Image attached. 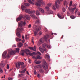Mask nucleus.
Here are the masks:
<instances>
[{
    "label": "nucleus",
    "instance_id": "1",
    "mask_svg": "<svg viewBox=\"0 0 80 80\" xmlns=\"http://www.w3.org/2000/svg\"><path fill=\"white\" fill-rule=\"evenodd\" d=\"M8 53L7 55V52L6 51H4L2 54V57H3L4 58H10V54L12 55H14L15 54V51H13L12 49H9L8 50Z\"/></svg>",
    "mask_w": 80,
    "mask_h": 80
},
{
    "label": "nucleus",
    "instance_id": "2",
    "mask_svg": "<svg viewBox=\"0 0 80 80\" xmlns=\"http://www.w3.org/2000/svg\"><path fill=\"white\" fill-rule=\"evenodd\" d=\"M24 63L23 62L21 63V62H19L16 63V67L17 69H19L20 68V65H21V68H24L25 67V65H24Z\"/></svg>",
    "mask_w": 80,
    "mask_h": 80
},
{
    "label": "nucleus",
    "instance_id": "3",
    "mask_svg": "<svg viewBox=\"0 0 80 80\" xmlns=\"http://www.w3.org/2000/svg\"><path fill=\"white\" fill-rule=\"evenodd\" d=\"M47 44L44 43L42 45V48L41 47H39V50L42 53H43L44 51H45V52H46V51H47V49L45 48V47H47Z\"/></svg>",
    "mask_w": 80,
    "mask_h": 80
},
{
    "label": "nucleus",
    "instance_id": "4",
    "mask_svg": "<svg viewBox=\"0 0 80 80\" xmlns=\"http://www.w3.org/2000/svg\"><path fill=\"white\" fill-rule=\"evenodd\" d=\"M49 37V36L48 35H46L44 36V38H42L41 39L38 41L39 45H41L42 43H43V42H44V40L47 41V39H48V38Z\"/></svg>",
    "mask_w": 80,
    "mask_h": 80
},
{
    "label": "nucleus",
    "instance_id": "5",
    "mask_svg": "<svg viewBox=\"0 0 80 80\" xmlns=\"http://www.w3.org/2000/svg\"><path fill=\"white\" fill-rule=\"evenodd\" d=\"M24 29L22 28H20L19 29L18 28L16 31V35L19 38H21V35H20V33L19 32H21L22 31H23Z\"/></svg>",
    "mask_w": 80,
    "mask_h": 80
},
{
    "label": "nucleus",
    "instance_id": "6",
    "mask_svg": "<svg viewBox=\"0 0 80 80\" xmlns=\"http://www.w3.org/2000/svg\"><path fill=\"white\" fill-rule=\"evenodd\" d=\"M38 1H36V5L38 7H40V4H42V5H44L45 3L43 2V1L42 0H38Z\"/></svg>",
    "mask_w": 80,
    "mask_h": 80
},
{
    "label": "nucleus",
    "instance_id": "7",
    "mask_svg": "<svg viewBox=\"0 0 80 80\" xmlns=\"http://www.w3.org/2000/svg\"><path fill=\"white\" fill-rule=\"evenodd\" d=\"M33 28L34 30L36 31V32H38L41 30V27H38L37 26L35 25H34L33 26Z\"/></svg>",
    "mask_w": 80,
    "mask_h": 80
},
{
    "label": "nucleus",
    "instance_id": "8",
    "mask_svg": "<svg viewBox=\"0 0 80 80\" xmlns=\"http://www.w3.org/2000/svg\"><path fill=\"white\" fill-rule=\"evenodd\" d=\"M42 66L44 70H47V69H48V65H47V63L46 61L45 60L43 61Z\"/></svg>",
    "mask_w": 80,
    "mask_h": 80
},
{
    "label": "nucleus",
    "instance_id": "9",
    "mask_svg": "<svg viewBox=\"0 0 80 80\" xmlns=\"http://www.w3.org/2000/svg\"><path fill=\"white\" fill-rule=\"evenodd\" d=\"M25 12L26 13H29V14L31 13H34L35 12V11H30V9H25Z\"/></svg>",
    "mask_w": 80,
    "mask_h": 80
},
{
    "label": "nucleus",
    "instance_id": "10",
    "mask_svg": "<svg viewBox=\"0 0 80 80\" xmlns=\"http://www.w3.org/2000/svg\"><path fill=\"white\" fill-rule=\"evenodd\" d=\"M26 25V22L24 21H22L20 22V23L18 24L19 27H23V26H25Z\"/></svg>",
    "mask_w": 80,
    "mask_h": 80
},
{
    "label": "nucleus",
    "instance_id": "11",
    "mask_svg": "<svg viewBox=\"0 0 80 80\" xmlns=\"http://www.w3.org/2000/svg\"><path fill=\"white\" fill-rule=\"evenodd\" d=\"M69 3V2H68V1H66V0L64 1V6H66V8H68V5Z\"/></svg>",
    "mask_w": 80,
    "mask_h": 80
},
{
    "label": "nucleus",
    "instance_id": "12",
    "mask_svg": "<svg viewBox=\"0 0 80 80\" xmlns=\"http://www.w3.org/2000/svg\"><path fill=\"white\" fill-rule=\"evenodd\" d=\"M68 9L70 10V11L72 13L74 12V11H75V10L76 9V7H75L73 8H68Z\"/></svg>",
    "mask_w": 80,
    "mask_h": 80
},
{
    "label": "nucleus",
    "instance_id": "13",
    "mask_svg": "<svg viewBox=\"0 0 80 80\" xmlns=\"http://www.w3.org/2000/svg\"><path fill=\"white\" fill-rule=\"evenodd\" d=\"M51 6H52V3L48 4L47 6L46 7V9H47V10L48 11L49 10V7H50Z\"/></svg>",
    "mask_w": 80,
    "mask_h": 80
},
{
    "label": "nucleus",
    "instance_id": "14",
    "mask_svg": "<svg viewBox=\"0 0 80 80\" xmlns=\"http://www.w3.org/2000/svg\"><path fill=\"white\" fill-rule=\"evenodd\" d=\"M38 7L39 6H38L37 7V8H38V9L39 11H40L41 12V13H44V10H43V9L40 8L39 7Z\"/></svg>",
    "mask_w": 80,
    "mask_h": 80
},
{
    "label": "nucleus",
    "instance_id": "15",
    "mask_svg": "<svg viewBox=\"0 0 80 80\" xmlns=\"http://www.w3.org/2000/svg\"><path fill=\"white\" fill-rule=\"evenodd\" d=\"M23 18V15H20L19 17L17 19V21L18 22V21H20L22 18Z\"/></svg>",
    "mask_w": 80,
    "mask_h": 80
},
{
    "label": "nucleus",
    "instance_id": "16",
    "mask_svg": "<svg viewBox=\"0 0 80 80\" xmlns=\"http://www.w3.org/2000/svg\"><path fill=\"white\" fill-rule=\"evenodd\" d=\"M3 61H1L0 63V66L2 68H3L5 67V64L3 63Z\"/></svg>",
    "mask_w": 80,
    "mask_h": 80
},
{
    "label": "nucleus",
    "instance_id": "17",
    "mask_svg": "<svg viewBox=\"0 0 80 80\" xmlns=\"http://www.w3.org/2000/svg\"><path fill=\"white\" fill-rule=\"evenodd\" d=\"M29 48L30 49V50H32L35 52H37V50H36V48H35L30 47Z\"/></svg>",
    "mask_w": 80,
    "mask_h": 80
},
{
    "label": "nucleus",
    "instance_id": "18",
    "mask_svg": "<svg viewBox=\"0 0 80 80\" xmlns=\"http://www.w3.org/2000/svg\"><path fill=\"white\" fill-rule=\"evenodd\" d=\"M45 58H47L48 59V60H49L50 59V56L48 55L45 54Z\"/></svg>",
    "mask_w": 80,
    "mask_h": 80
},
{
    "label": "nucleus",
    "instance_id": "19",
    "mask_svg": "<svg viewBox=\"0 0 80 80\" xmlns=\"http://www.w3.org/2000/svg\"><path fill=\"white\" fill-rule=\"evenodd\" d=\"M31 17H32V18H35V19H37L38 18L37 17H35V15H34V14H31Z\"/></svg>",
    "mask_w": 80,
    "mask_h": 80
},
{
    "label": "nucleus",
    "instance_id": "20",
    "mask_svg": "<svg viewBox=\"0 0 80 80\" xmlns=\"http://www.w3.org/2000/svg\"><path fill=\"white\" fill-rule=\"evenodd\" d=\"M55 5L57 8H60V6L59 5L57 4V2H55Z\"/></svg>",
    "mask_w": 80,
    "mask_h": 80
},
{
    "label": "nucleus",
    "instance_id": "21",
    "mask_svg": "<svg viewBox=\"0 0 80 80\" xmlns=\"http://www.w3.org/2000/svg\"><path fill=\"white\" fill-rule=\"evenodd\" d=\"M28 54L29 55H32V56H33V55H35L36 53L35 52H33L32 53L29 52L28 53Z\"/></svg>",
    "mask_w": 80,
    "mask_h": 80
},
{
    "label": "nucleus",
    "instance_id": "22",
    "mask_svg": "<svg viewBox=\"0 0 80 80\" xmlns=\"http://www.w3.org/2000/svg\"><path fill=\"white\" fill-rule=\"evenodd\" d=\"M24 52H25V51H24V50H22V52L20 53L21 55H22V56H24V55H25L24 54Z\"/></svg>",
    "mask_w": 80,
    "mask_h": 80
},
{
    "label": "nucleus",
    "instance_id": "23",
    "mask_svg": "<svg viewBox=\"0 0 80 80\" xmlns=\"http://www.w3.org/2000/svg\"><path fill=\"white\" fill-rule=\"evenodd\" d=\"M22 46H23V43H22V42H20L18 45V47L20 48V47H22Z\"/></svg>",
    "mask_w": 80,
    "mask_h": 80
},
{
    "label": "nucleus",
    "instance_id": "24",
    "mask_svg": "<svg viewBox=\"0 0 80 80\" xmlns=\"http://www.w3.org/2000/svg\"><path fill=\"white\" fill-rule=\"evenodd\" d=\"M58 16L59 18H61V19H63V18H64V16H63L62 17V16H61L60 15H59V14H58Z\"/></svg>",
    "mask_w": 80,
    "mask_h": 80
},
{
    "label": "nucleus",
    "instance_id": "25",
    "mask_svg": "<svg viewBox=\"0 0 80 80\" xmlns=\"http://www.w3.org/2000/svg\"><path fill=\"white\" fill-rule=\"evenodd\" d=\"M26 18L28 20H30V16L28 15H26Z\"/></svg>",
    "mask_w": 80,
    "mask_h": 80
},
{
    "label": "nucleus",
    "instance_id": "26",
    "mask_svg": "<svg viewBox=\"0 0 80 80\" xmlns=\"http://www.w3.org/2000/svg\"><path fill=\"white\" fill-rule=\"evenodd\" d=\"M28 2H29L30 3H31V4H32V5H34V4L32 1H31V0H28Z\"/></svg>",
    "mask_w": 80,
    "mask_h": 80
},
{
    "label": "nucleus",
    "instance_id": "27",
    "mask_svg": "<svg viewBox=\"0 0 80 80\" xmlns=\"http://www.w3.org/2000/svg\"><path fill=\"white\" fill-rule=\"evenodd\" d=\"M22 77L23 78H24V77L23 76V74H19L18 75V77Z\"/></svg>",
    "mask_w": 80,
    "mask_h": 80
},
{
    "label": "nucleus",
    "instance_id": "28",
    "mask_svg": "<svg viewBox=\"0 0 80 80\" xmlns=\"http://www.w3.org/2000/svg\"><path fill=\"white\" fill-rule=\"evenodd\" d=\"M16 40L17 42H19V41H21L22 40L18 38H16Z\"/></svg>",
    "mask_w": 80,
    "mask_h": 80
},
{
    "label": "nucleus",
    "instance_id": "29",
    "mask_svg": "<svg viewBox=\"0 0 80 80\" xmlns=\"http://www.w3.org/2000/svg\"><path fill=\"white\" fill-rule=\"evenodd\" d=\"M26 71V68L24 70H22V71H20L19 72H20V73H25V72Z\"/></svg>",
    "mask_w": 80,
    "mask_h": 80
},
{
    "label": "nucleus",
    "instance_id": "30",
    "mask_svg": "<svg viewBox=\"0 0 80 80\" xmlns=\"http://www.w3.org/2000/svg\"><path fill=\"white\" fill-rule=\"evenodd\" d=\"M42 57H41L39 55H38L37 57V59H39V60H40L41 59H42Z\"/></svg>",
    "mask_w": 80,
    "mask_h": 80
},
{
    "label": "nucleus",
    "instance_id": "31",
    "mask_svg": "<svg viewBox=\"0 0 80 80\" xmlns=\"http://www.w3.org/2000/svg\"><path fill=\"white\" fill-rule=\"evenodd\" d=\"M36 14L37 15H40V13L38 11H36Z\"/></svg>",
    "mask_w": 80,
    "mask_h": 80
},
{
    "label": "nucleus",
    "instance_id": "32",
    "mask_svg": "<svg viewBox=\"0 0 80 80\" xmlns=\"http://www.w3.org/2000/svg\"><path fill=\"white\" fill-rule=\"evenodd\" d=\"M21 8L22 10H24L25 9V8H26L24 6L22 5L21 7Z\"/></svg>",
    "mask_w": 80,
    "mask_h": 80
},
{
    "label": "nucleus",
    "instance_id": "33",
    "mask_svg": "<svg viewBox=\"0 0 80 80\" xmlns=\"http://www.w3.org/2000/svg\"><path fill=\"white\" fill-rule=\"evenodd\" d=\"M39 71L41 73H43L44 72V71H43V69H41L39 70Z\"/></svg>",
    "mask_w": 80,
    "mask_h": 80
},
{
    "label": "nucleus",
    "instance_id": "34",
    "mask_svg": "<svg viewBox=\"0 0 80 80\" xmlns=\"http://www.w3.org/2000/svg\"><path fill=\"white\" fill-rule=\"evenodd\" d=\"M16 52H17V53H19V52H20V49H19V48H16Z\"/></svg>",
    "mask_w": 80,
    "mask_h": 80
},
{
    "label": "nucleus",
    "instance_id": "35",
    "mask_svg": "<svg viewBox=\"0 0 80 80\" xmlns=\"http://www.w3.org/2000/svg\"><path fill=\"white\" fill-rule=\"evenodd\" d=\"M40 63H41V61H38L35 62L36 64H40Z\"/></svg>",
    "mask_w": 80,
    "mask_h": 80
},
{
    "label": "nucleus",
    "instance_id": "36",
    "mask_svg": "<svg viewBox=\"0 0 80 80\" xmlns=\"http://www.w3.org/2000/svg\"><path fill=\"white\" fill-rule=\"evenodd\" d=\"M24 5H25V6H26V7H28L30 5V4L29 3H24Z\"/></svg>",
    "mask_w": 80,
    "mask_h": 80
},
{
    "label": "nucleus",
    "instance_id": "37",
    "mask_svg": "<svg viewBox=\"0 0 80 80\" xmlns=\"http://www.w3.org/2000/svg\"><path fill=\"white\" fill-rule=\"evenodd\" d=\"M70 17L72 18V19H74V18H75V16L73 15L70 16Z\"/></svg>",
    "mask_w": 80,
    "mask_h": 80
},
{
    "label": "nucleus",
    "instance_id": "38",
    "mask_svg": "<svg viewBox=\"0 0 80 80\" xmlns=\"http://www.w3.org/2000/svg\"><path fill=\"white\" fill-rule=\"evenodd\" d=\"M24 51L25 52H30V50H29L27 49H25V50Z\"/></svg>",
    "mask_w": 80,
    "mask_h": 80
},
{
    "label": "nucleus",
    "instance_id": "39",
    "mask_svg": "<svg viewBox=\"0 0 80 80\" xmlns=\"http://www.w3.org/2000/svg\"><path fill=\"white\" fill-rule=\"evenodd\" d=\"M40 23V21L39 20H37L36 22V23Z\"/></svg>",
    "mask_w": 80,
    "mask_h": 80
},
{
    "label": "nucleus",
    "instance_id": "40",
    "mask_svg": "<svg viewBox=\"0 0 80 80\" xmlns=\"http://www.w3.org/2000/svg\"><path fill=\"white\" fill-rule=\"evenodd\" d=\"M57 3H58V4H60V1L58 0H57L55 2H56Z\"/></svg>",
    "mask_w": 80,
    "mask_h": 80
},
{
    "label": "nucleus",
    "instance_id": "41",
    "mask_svg": "<svg viewBox=\"0 0 80 80\" xmlns=\"http://www.w3.org/2000/svg\"><path fill=\"white\" fill-rule=\"evenodd\" d=\"M53 14V11H49V14Z\"/></svg>",
    "mask_w": 80,
    "mask_h": 80
},
{
    "label": "nucleus",
    "instance_id": "42",
    "mask_svg": "<svg viewBox=\"0 0 80 80\" xmlns=\"http://www.w3.org/2000/svg\"><path fill=\"white\" fill-rule=\"evenodd\" d=\"M0 72L1 73H3V70L2 69V68L0 67Z\"/></svg>",
    "mask_w": 80,
    "mask_h": 80
},
{
    "label": "nucleus",
    "instance_id": "43",
    "mask_svg": "<svg viewBox=\"0 0 80 80\" xmlns=\"http://www.w3.org/2000/svg\"><path fill=\"white\" fill-rule=\"evenodd\" d=\"M47 47L48 48H51V46L50 45H48L47 44Z\"/></svg>",
    "mask_w": 80,
    "mask_h": 80
},
{
    "label": "nucleus",
    "instance_id": "44",
    "mask_svg": "<svg viewBox=\"0 0 80 80\" xmlns=\"http://www.w3.org/2000/svg\"><path fill=\"white\" fill-rule=\"evenodd\" d=\"M78 11V8L76 9V10L75 11V13L76 14V13H77V12Z\"/></svg>",
    "mask_w": 80,
    "mask_h": 80
},
{
    "label": "nucleus",
    "instance_id": "45",
    "mask_svg": "<svg viewBox=\"0 0 80 80\" xmlns=\"http://www.w3.org/2000/svg\"><path fill=\"white\" fill-rule=\"evenodd\" d=\"M37 53L38 55H42V54H41V53L40 52H39L38 51L37 52Z\"/></svg>",
    "mask_w": 80,
    "mask_h": 80
},
{
    "label": "nucleus",
    "instance_id": "46",
    "mask_svg": "<svg viewBox=\"0 0 80 80\" xmlns=\"http://www.w3.org/2000/svg\"><path fill=\"white\" fill-rule=\"evenodd\" d=\"M28 62L29 63H32V61H31V59L29 58L28 59Z\"/></svg>",
    "mask_w": 80,
    "mask_h": 80
},
{
    "label": "nucleus",
    "instance_id": "47",
    "mask_svg": "<svg viewBox=\"0 0 80 80\" xmlns=\"http://www.w3.org/2000/svg\"><path fill=\"white\" fill-rule=\"evenodd\" d=\"M34 35L35 36H36V35H37V32H34Z\"/></svg>",
    "mask_w": 80,
    "mask_h": 80
},
{
    "label": "nucleus",
    "instance_id": "48",
    "mask_svg": "<svg viewBox=\"0 0 80 80\" xmlns=\"http://www.w3.org/2000/svg\"><path fill=\"white\" fill-rule=\"evenodd\" d=\"M7 68L8 70H9V65H8V64L7 65Z\"/></svg>",
    "mask_w": 80,
    "mask_h": 80
},
{
    "label": "nucleus",
    "instance_id": "49",
    "mask_svg": "<svg viewBox=\"0 0 80 80\" xmlns=\"http://www.w3.org/2000/svg\"><path fill=\"white\" fill-rule=\"evenodd\" d=\"M62 10L63 12H65V8H62Z\"/></svg>",
    "mask_w": 80,
    "mask_h": 80
},
{
    "label": "nucleus",
    "instance_id": "50",
    "mask_svg": "<svg viewBox=\"0 0 80 80\" xmlns=\"http://www.w3.org/2000/svg\"><path fill=\"white\" fill-rule=\"evenodd\" d=\"M17 47V46H16V45H13L12 46V48H14L15 47Z\"/></svg>",
    "mask_w": 80,
    "mask_h": 80
},
{
    "label": "nucleus",
    "instance_id": "51",
    "mask_svg": "<svg viewBox=\"0 0 80 80\" xmlns=\"http://www.w3.org/2000/svg\"><path fill=\"white\" fill-rule=\"evenodd\" d=\"M13 79L12 78H8V80H12Z\"/></svg>",
    "mask_w": 80,
    "mask_h": 80
},
{
    "label": "nucleus",
    "instance_id": "52",
    "mask_svg": "<svg viewBox=\"0 0 80 80\" xmlns=\"http://www.w3.org/2000/svg\"><path fill=\"white\" fill-rule=\"evenodd\" d=\"M32 58H35V59H37V57L35 56H34L32 57Z\"/></svg>",
    "mask_w": 80,
    "mask_h": 80
},
{
    "label": "nucleus",
    "instance_id": "53",
    "mask_svg": "<svg viewBox=\"0 0 80 80\" xmlns=\"http://www.w3.org/2000/svg\"><path fill=\"white\" fill-rule=\"evenodd\" d=\"M37 77L38 78H40V75H39V74H37Z\"/></svg>",
    "mask_w": 80,
    "mask_h": 80
},
{
    "label": "nucleus",
    "instance_id": "54",
    "mask_svg": "<svg viewBox=\"0 0 80 80\" xmlns=\"http://www.w3.org/2000/svg\"><path fill=\"white\" fill-rule=\"evenodd\" d=\"M72 5V2L71 1L69 5H70V6H71V5Z\"/></svg>",
    "mask_w": 80,
    "mask_h": 80
},
{
    "label": "nucleus",
    "instance_id": "55",
    "mask_svg": "<svg viewBox=\"0 0 80 80\" xmlns=\"http://www.w3.org/2000/svg\"><path fill=\"white\" fill-rule=\"evenodd\" d=\"M53 10H55V9H56V8H55V6H53Z\"/></svg>",
    "mask_w": 80,
    "mask_h": 80
},
{
    "label": "nucleus",
    "instance_id": "56",
    "mask_svg": "<svg viewBox=\"0 0 80 80\" xmlns=\"http://www.w3.org/2000/svg\"><path fill=\"white\" fill-rule=\"evenodd\" d=\"M31 24H30L28 26V28H30V27H31Z\"/></svg>",
    "mask_w": 80,
    "mask_h": 80
},
{
    "label": "nucleus",
    "instance_id": "57",
    "mask_svg": "<svg viewBox=\"0 0 80 80\" xmlns=\"http://www.w3.org/2000/svg\"><path fill=\"white\" fill-rule=\"evenodd\" d=\"M67 14L68 16H70V14L69 13V12H67Z\"/></svg>",
    "mask_w": 80,
    "mask_h": 80
},
{
    "label": "nucleus",
    "instance_id": "58",
    "mask_svg": "<svg viewBox=\"0 0 80 80\" xmlns=\"http://www.w3.org/2000/svg\"><path fill=\"white\" fill-rule=\"evenodd\" d=\"M42 34V33L41 32H40L39 33V35H41Z\"/></svg>",
    "mask_w": 80,
    "mask_h": 80
},
{
    "label": "nucleus",
    "instance_id": "59",
    "mask_svg": "<svg viewBox=\"0 0 80 80\" xmlns=\"http://www.w3.org/2000/svg\"><path fill=\"white\" fill-rule=\"evenodd\" d=\"M44 31H45L46 32H47V28L45 29Z\"/></svg>",
    "mask_w": 80,
    "mask_h": 80
},
{
    "label": "nucleus",
    "instance_id": "60",
    "mask_svg": "<svg viewBox=\"0 0 80 80\" xmlns=\"http://www.w3.org/2000/svg\"><path fill=\"white\" fill-rule=\"evenodd\" d=\"M22 43H24V42H25V40L23 39V40H22Z\"/></svg>",
    "mask_w": 80,
    "mask_h": 80
},
{
    "label": "nucleus",
    "instance_id": "61",
    "mask_svg": "<svg viewBox=\"0 0 80 80\" xmlns=\"http://www.w3.org/2000/svg\"><path fill=\"white\" fill-rule=\"evenodd\" d=\"M22 38L23 39V40H24V38H25V37L24 36H23V35H22Z\"/></svg>",
    "mask_w": 80,
    "mask_h": 80
},
{
    "label": "nucleus",
    "instance_id": "62",
    "mask_svg": "<svg viewBox=\"0 0 80 80\" xmlns=\"http://www.w3.org/2000/svg\"><path fill=\"white\" fill-rule=\"evenodd\" d=\"M37 68H40V66L39 65H37Z\"/></svg>",
    "mask_w": 80,
    "mask_h": 80
},
{
    "label": "nucleus",
    "instance_id": "63",
    "mask_svg": "<svg viewBox=\"0 0 80 80\" xmlns=\"http://www.w3.org/2000/svg\"><path fill=\"white\" fill-rule=\"evenodd\" d=\"M34 74L35 75H36V74H37V72H36V71H34Z\"/></svg>",
    "mask_w": 80,
    "mask_h": 80
},
{
    "label": "nucleus",
    "instance_id": "64",
    "mask_svg": "<svg viewBox=\"0 0 80 80\" xmlns=\"http://www.w3.org/2000/svg\"><path fill=\"white\" fill-rule=\"evenodd\" d=\"M78 15H79L80 16V12H79V11L78 12Z\"/></svg>",
    "mask_w": 80,
    "mask_h": 80
}]
</instances>
